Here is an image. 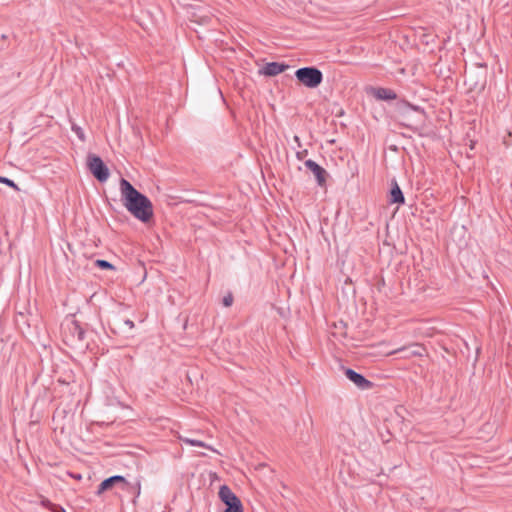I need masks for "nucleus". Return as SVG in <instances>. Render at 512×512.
<instances>
[{
    "label": "nucleus",
    "instance_id": "obj_21",
    "mask_svg": "<svg viewBox=\"0 0 512 512\" xmlns=\"http://www.w3.org/2000/svg\"><path fill=\"white\" fill-rule=\"evenodd\" d=\"M412 353H413V354H415V355H416V354H417V355H420V352H418V351H413Z\"/></svg>",
    "mask_w": 512,
    "mask_h": 512
},
{
    "label": "nucleus",
    "instance_id": "obj_15",
    "mask_svg": "<svg viewBox=\"0 0 512 512\" xmlns=\"http://www.w3.org/2000/svg\"><path fill=\"white\" fill-rule=\"evenodd\" d=\"M95 265L101 269H113L114 268V266L110 262H108L106 260H100V259L95 261Z\"/></svg>",
    "mask_w": 512,
    "mask_h": 512
},
{
    "label": "nucleus",
    "instance_id": "obj_19",
    "mask_svg": "<svg viewBox=\"0 0 512 512\" xmlns=\"http://www.w3.org/2000/svg\"><path fill=\"white\" fill-rule=\"evenodd\" d=\"M293 140L297 144V147H301L300 138L297 135L293 137Z\"/></svg>",
    "mask_w": 512,
    "mask_h": 512
},
{
    "label": "nucleus",
    "instance_id": "obj_9",
    "mask_svg": "<svg viewBox=\"0 0 512 512\" xmlns=\"http://www.w3.org/2000/svg\"><path fill=\"white\" fill-rule=\"evenodd\" d=\"M391 202L392 203H398V204H403L404 203V196H403V193L400 189V187L398 186L397 183H395V185L393 186V188L391 189Z\"/></svg>",
    "mask_w": 512,
    "mask_h": 512
},
{
    "label": "nucleus",
    "instance_id": "obj_24",
    "mask_svg": "<svg viewBox=\"0 0 512 512\" xmlns=\"http://www.w3.org/2000/svg\"><path fill=\"white\" fill-rule=\"evenodd\" d=\"M397 352H399V349L394 350L393 354H396Z\"/></svg>",
    "mask_w": 512,
    "mask_h": 512
},
{
    "label": "nucleus",
    "instance_id": "obj_17",
    "mask_svg": "<svg viewBox=\"0 0 512 512\" xmlns=\"http://www.w3.org/2000/svg\"><path fill=\"white\" fill-rule=\"evenodd\" d=\"M111 480H112V482H114V483H116V482H125L124 477H122V476H120V475L112 476V477H111Z\"/></svg>",
    "mask_w": 512,
    "mask_h": 512
},
{
    "label": "nucleus",
    "instance_id": "obj_13",
    "mask_svg": "<svg viewBox=\"0 0 512 512\" xmlns=\"http://www.w3.org/2000/svg\"><path fill=\"white\" fill-rule=\"evenodd\" d=\"M113 484H114V482H112L111 477L105 479L99 485L98 493H102L103 491L109 489Z\"/></svg>",
    "mask_w": 512,
    "mask_h": 512
},
{
    "label": "nucleus",
    "instance_id": "obj_3",
    "mask_svg": "<svg viewBox=\"0 0 512 512\" xmlns=\"http://www.w3.org/2000/svg\"><path fill=\"white\" fill-rule=\"evenodd\" d=\"M87 164L90 172L98 181L105 182L108 180L109 169L99 156L93 154L89 155L87 158Z\"/></svg>",
    "mask_w": 512,
    "mask_h": 512
},
{
    "label": "nucleus",
    "instance_id": "obj_6",
    "mask_svg": "<svg viewBox=\"0 0 512 512\" xmlns=\"http://www.w3.org/2000/svg\"><path fill=\"white\" fill-rule=\"evenodd\" d=\"M288 66L278 62L267 63L261 70V73L266 76H276L286 70Z\"/></svg>",
    "mask_w": 512,
    "mask_h": 512
},
{
    "label": "nucleus",
    "instance_id": "obj_16",
    "mask_svg": "<svg viewBox=\"0 0 512 512\" xmlns=\"http://www.w3.org/2000/svg\"><path fill=\"white\" fill-rule=\"evenodd\" d=\"M233 297L231 295H227L223 298V304L226 307H229L232 305Z\"/></svg>",
    "mask_w": 512,
    "mask_h": 512
},
{
    "label": "nucleus",
    "instance_id": "obj_5",
    "mask_svg": "<svg viewBox=\"0 0 512 512\" xmlns=\"http://www.w3.org/2000/svg\"><path fill=\"white\" fill-rule=\"evenodd\" d=\"M304 164L306 168L309 169L314 174L318 184L323 185L325 183V170L315 161L310 159L306 160Z\"/></svg>",
    "mask_w": 512,
    "mask_h": 512
},
{
    "label": "nucleus",
    "instance_id": "obj_11",
    "mask_svg": "<svg viewBox=\"0 0 512 512\" xmlns=\"http://www.w3.org/2000/svg\"><path fill=\"white\" fill-rule=\"evenodd\" d=\"M225 512H243V507L241 501L238 500L236 503L229 504L225 510Z\"/></svg>",
    "mask_w": 512,
    "mask_h": 512
},
{
    "label": "nucleus",
    "instance_id": "obj_22",
    "mask_svg": "<svg viewBox=\"0 0 512 512\" xmlns=\"http://www.w3.org/2000/svg\"><path fill=\"white\" fill-rule=\"evenodd\" d=\"M397 352H399V349L394 350L393 354H396Z\"/></svg>",
    "mask_w": 512,
    "mask_h": 512
},
{
    "label": "nucleus",
    "instance_id": "obj_7",
    "mask_svg": "<svg viewBox=\"0 0 512 512\" xmlns=\"http://www.w3.org/2000/svg\"><path fill=\"white\" fill-rule=\"evenodd\" d=\"M219 497L226 506L236 503V501L239 500V498L226 485L220 487Z\"/></svg>",
    "mask_w": 512,
    "mask_h": 512
},
{
    "label": "nucleus",
    "instance_id": "obj_2",
    "mask_svg": "<svg viewBox=\"0 0 512 512\" xmlns=\"http://www.w3.org/2000/svg\"><path fill=\"white\" fill-rule=\"evenodd\" d=\"M295 77L301 84L310 89L318 87L323 81L322 72L315 67L299 68L295 72Z\"/></svg>",
    "mask_w": 512,
    "mask_h": 512
},
{
    "label": "nucleus",
    "instance_id": "obj_20",
    "mask_svg": "<svg viewBox=\"0 0 512 512\" xmlns=\"http://www.w3.org/2000/svg\"><path fill=\"white\" fill-rule=\"evenodd\" d=\"M125 324L128 325L130 328L134 327V323L131 320H126Z\"/></svg>",
    "mask_w": 512,
    "mask_h": 512
},
{
    "label": "nucleus",
    "instance_id": "obj_12",
    "mask_svg": "<svg viewBox=\"0 0 512 512\" xmlns=\"http://www.w3.org/2000/svg\"><path fill=\"white\" fill-rule=\"evenodd\" d=\"M0 183L5 184V185L13 188L15 191H19L20 190L18 185L14 181H12L11 179H9L7 177L0 176Z\"/></svg>",
    "mask_w": 512,
    "mask_h": 512
},
{
    "label": "nucleus",
    "instance_id": "obj_1",
    "mask_svg": "<svg viewBox=\"0 0 512 512\" xmlns=\"http://www.w3.org/2000/svg\"><path fill=\"white\" fill-rule=\"evenodd\" d=\"M120 193L124 207L139 221L148 222L153 216L151 201L126 179L120 180Z\"/></svg>",
    "mask_w": 512,
    "mask_h": 512
},
{
    "label": "nucleus",
    "instance_id": "obj_10",
    "mask_svg": "<svg viewBox=\"0 0 512 512\" xmlns=\"http://www.w3.org/2000/svg\"><path fill=\"white\" fill-rule=\"evenodd\" d=\"M180 441L188 444V445H191V446H198V447H205L213 452H217L216 449L212 448L211 446L205 444L204 442L200 441V440H195V439H191V438H188V437H182L180 436L179 437Z\"/></svg>",
    "mask_w": 512,
    "mask_h": 512
},
{
    "label": "nucleus",
    "instance_id": "obj_14",
    "mask_svg": "<svg viewBox=\"0 0 512 512\" xmlns=\"http://www.w3.org/2000/svg\"><path fill=\"white\" fill-rule=\"evenodd\" d=\"M72 131L76 134V136L79 138V140L81 141H84L85 140V134H84V131L83 129L76 125V124H72Z\"/></svg>",
    "mask_w": 512,
    "mask_h": 512
},
{
    "label": "nucleus",
    "instance_id": "obj_23",
    "mask_svg": "<svg viewBox=\"0 0 512 512\" xmlns=\"http://www.w3.org/2000/svg\"><path fill=\"white\" fill-rule=\"evenodd\" d=\"M397 352H399V349L394 350L393 354H396Z\"/></svg>",
    "mask_w": 512,
    "mask_h": 512
},
{
    "label": "nucleus",
    "instance_id": "obj_4",
    "mask_svg": "<svg viewBox=\"0 0 512 512\" xmlns=\"http://www.w3.org/2000/svg\"><path fill=\"white\" fill-rule=\"evenodd\" d=\"M345 376L361 390H369L372 388L373 383L367 380L363 375L354 371L353 369H346Z\"/></svg>",
    "mask_w": 512,
    "mask_h": 512
},
{
    "label": "nucleus",
    "instance_id": "obj_8",
    "mask_svg": "<svg viewBox=\"0 0 512 512\" xmlns=\"http://www.w3.org/2000/svg\"><path fill=\"white\" fill-rule=\"evenodd\" d=\"M372 93L379 100H394L397 97L393 90L387 88H374Z\"/></svg>",
    "mask_w": 512,
    "mask_h": 512
},
{
    "label": "nucleus",
    "instance_id": "obj_18",
    "mask_svg": "<svg viewBox=\"0 0 512 512\" xmlns=\"http://www.w3.org/2000/svg\"><path fill=\"white\" fill-rule=\"evenodd\" d=\"M306 154H307V151H306V150H304V151H299V152H297V153H296V156H297V158H298L299 160H302V159H303V157H304Z\"/></svg>",
    "mask_w": 512,
    "mask_h": 512
}]
</instances>
